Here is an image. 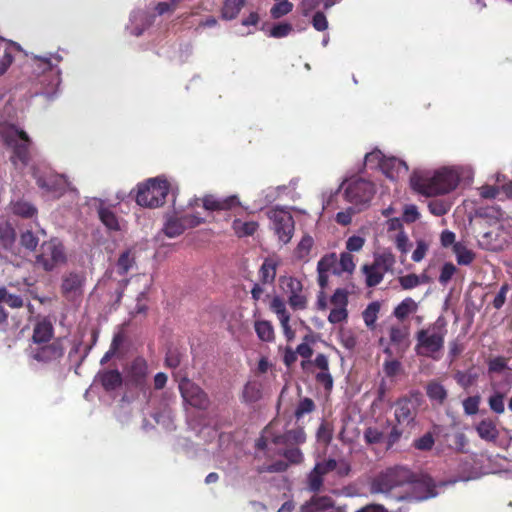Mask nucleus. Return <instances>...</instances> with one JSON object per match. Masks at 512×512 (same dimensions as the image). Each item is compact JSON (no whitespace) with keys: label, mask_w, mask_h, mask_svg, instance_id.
I'll return each instance as SVG.
<instances>
[{"label":"nucleus","mask_w":512,"mask_h":512,"mask_svg":"<svg viewBox=\"0 0 512 512\" xmlns=\"http://www.w3.org/2000/svg\"><path fill=\"white\" fill-rule=\"evenodd\" d=\"M413 190L424 196H436L451 192L457 187V175L450 167H443L434 172L414 171L410 177Z\"/></svg>","instance_id":"obj_1"},{"label":"nucleus","mask_w":512,"mask_h":512,"mask_svg":"<svg viewBox=\"0 0 512 512\" xmlns=\"http://www.w3.org/2000/svg\"><path fill=\"white\" fill-rule=\"evenodd\" d=\"M413 480V472L404 466L387 468L376 475L370 484L371 494H382L396 501L408 498L400 489L407 487Z\"/></svg>","instance_id":"obj_2"},{"label":"nucleus","mask_w":512,"mask_h":512,"mask_svg":"<svg viewBox=\"0 0 512 512\" xmlns=\"http://www.w3.org/2000/svg\"><path fill=\"white\" fill-rule=\"evenodd\" d=\"M446 334V323L439 317L432 325L416 333V354L433 360L440 359Z\"/></svg>","instance_id":"obj_3"},{"label":"nucleus","mask_w":512,"mask_h":512,"mask_svg":"<svg viewBox=\"0 0 512 512\" xmlns=\"http://www.w3.org/2000/svg\"><path fill=\"white\" fill-rule=\"evenodd\" d=\"M345 183H347L344 191L346 201L358 208V210L368 206L375 194V186L371 181L356 178L349 181H343L334 193L331 192L329 194L327 199L325 198V195H323V208L329 207L331 199L339 192L340 188Z\"/></svg>","instance_id":"obj_4"},{"label":"nucleus","mask_w":512,"mask_h":512,"mask_svg":"<svg viewBox=\"0 0 512 512\" xmlns=\"http://www.w3.org/2000/svg\"><path fill=\"white\" fill-rule=\"evenodd\" d=\"M0 133L5 143L13 149L12 162L26 166L30 159L31 140L28 134L15 125L3 126Z\"/></svg>","instance_id":"obj_5"},{"label":"nucleus","mask_w":512,"mask_h":512,"mask_svg":"<svg viewBox=\"0 0 512 512\" xmlns=\"http://www.w3.org/2000/svg\"><path fill=\"white\" fill-rule=\"evenodd\" d=\"M169 188V183L165 178H151L146 183L138 185L136 202L143 207H159L164 204Z\"/></svg>","instance_id":"obj_6"},{"label":"nucleus","mask_w":512,"mask_h":512,"mask_svg":"<svg viewBox=\"0 0 512 512\" xmlns=\"http://www.w3.org/2000/svg\"><path fill=\"white\" fill-rule=\"evenodd\" d=\"M270 228L281 245L288 244L294 234L295 222L291 213L284 208H273L268 211Z\"/></svg>","instance_id":"obj_7"},{"label":"nucleus","mask_w":512,"mask_h":512,"mask_svg":"<svg viewBox=\"0 0 512 512\" xmlns=\"http://www.w3.org/2000/svg\"><path fill=\"white\" fill-rule=\"evenodd\" d=\"M65 347L61 339H54L50 343L30 346L28 357L41 366L57 365L63 358Z\"/></svg>","instance_id":"obj_8"},{"label":"nucleus","mask_w":512,"mask_h":512,"mask_svg":"<svg viewBox=\"0 0 512 512\" xmlns=\"http://www.w3.org/2000/svg\"><path fill=\"white\" fill-rule=\"evenodd\" d=\"M66 262L65 249L61 241L51 239L41 246V253L36 257V265L45 271H52Z\"/></svg>","instance_id":"obj_9"},{"label":"nucleus","mask_w":512,"mask_h":512,"mask_svg":"<svg viewBox=\"0 0 512 512\" xmlns=\"http://www.w3.org/2000/svg\"><path fill=\"white\" fill-rule=\"evenodd\" d=\"M34 177L39 188L53 198L60 197L68 190L77 194L76 189L71 187V184L64 175L54 173L40 175L34 171Z\"/></svg>","instance_id":"obj_10"},{"label":"nucleus","mask_w":512,"mask_h":512,"mask_svg":"<svg viewBox=\"0 0 512 512\" xmlns=\"http://www.w3.org/2000/svg\"><path fill=\"white\" fill-rule=\"evenodd\" d=\"M32 66H37L45 74V79L42 84L46 86L45 90L41 93L48 100L54 99L56 95V88L61 83L60 70L54 67L49 58L34 57Z\"/></svg>","instance_id":"obj_11"},{"label":"nucleus","mask_w":512,"mask_h":512,"mask_svg":"<svg viewBox=\"0 0 512 512\" xmlns=\"http://www.w3.org/2000/svg\"><path fill=\"white\" fill-rule=\"evenodd\" d=\"M283 292L288 296V303L294 310L307 307V297L303 292L302 282L293 276H282L279 279Z\"/></svg>","instance_id":"obj_12"},{"label":"nucleus","mask_w":512,"mask_h":512,"mask_svg":"<svg viewBox=\"0 0 512 512\" xmlns=\"http://www.w3.org/2000/svg\"><path fill=\"white\" fill-rule=\"evenodd\" d=\"M407 487L411 491V497L418 501L427 500L438 495L435 482L427 474L416 475L413 473V480Z\"/></svg>","instance_id":"obj_13"},{"label":"nucleus","mask_w":512,"mask_h":512,"mask_svg":"<svg viewBox=\"0 0 512 512\" xmlns=\"http://www.w3.org/2000/svg\"><path fill=\"white\" fill-rule=\"evenodd\" d=\"M202 221V218L194 214H186L181 217L170 216L166 219L163 231L168 237L174 238L181 235L186 228L195 227Z\"/></svg>","instance_id":"obj_14"},{"label":"nucleus","mask_w":512,"mask_h":512,"mask_svg":"<svg viewBox=\"0 0 512 512\" xmlns=\"http://www.w3.org/2000/svg\"><path fill=\"white\" fill-rule=\"evenodd\" d=\"M179 390L184 401L191 406L205 409L208 405V399L204 391L191 382L189 379H182L179 383Z\"/></svg>","instance_id":"obj_15"},{"label":"nucleus","mask_w":512,"mask_h":512,"mask_svg":"<svg viewBox=\"0 0 512 512\" xmlns=\"http://www.w3.org/2000/svg\"><path fill=\"white\" fill-rule=\"evenodd\" d=\"M84 284L83 274L71 272L63 277L61 290L68 300H74L82 295Z\"/></svg>","instance_id":"obj_16"},{"label":"nucleus","mask_w":512,"mask_h":512,"mask_svg":"<svg viewBox=\"0 0 512 512\" xmlns=\"http://www.w3.org/2000/svg\"><path fill=\"white\" fill-rule=\"evenodd\" d=\"M300 510L301 512H334L343 508L335 506L333 499L329 496H313L301 505Z\"/></svg>","instance_id":"obj_17"},{"label":"nucleus","mask_w":512,"mask_h":512,"mask_svg":"<svg viewBox=\"0 0 512 512\" xmlns=\"http://www.w3.org/2000/svg\"><path fill=\"white\" fill-rule=\"evenodd\" d=\"M53 335L54 329L52 323L46 318L39 320L34 326L32 344L30 346L50 343L54 340Z\"/></svg>","instance_id":"obj_18"},{"label":"nucleus","mask_w":512,"mask_h":512,"mask_svg":"<svg viewBox=\"0 0 512 512\" xmlns=\"http://www.w3.org/2000/svg\"><path fill=\"white\" fill-rule=\"evenodd\" d=\"M382 172L393 181L404 176L408 172V165L405 161L396 157H387L382 164Z\"/></svg>","instance_id":"obj_19"},{"label":"nucleus","mask_w":512,"mask_h":512,"mask_svg":"<svg viewBox=\"0 0 512 512\" xmlns=\"http://www.w3.org/2000/svg\"><path fill=\"white\" fill-rule=\"evenodd\" d=\"M154 21V16L148 14L143 10L133 11L130 15V29L131 34L140 36L146 28H148Z\"/></svg>","instance_id":"obj_20"},{"label":"nucleus","mask_w":512,"mask_h":512,"mask_svg":"<svg viewBox=\"0 0 512 512\" xmlns=\"http://www.w3.org/2000/svg\"><path fill=\"white\" fill-rule=\"evenodd\" d=\"M240 202L236 195L227 197H215L213 195H207L203 198V206L206 210H227L233 206L239 205Z\"/></svg>","instance_id":"obj_21"},{"label":"nucleus","mask_w":512,"mask_h":512,"mask_svg":"<svg viewBox=\"0 0 512 512\" xmlns=\"http://www.w3.org/2000/svg\"><path fill=\"white\" fill-rule=\"evenodd\" d=\"M506 243L507 241L496 231L485 232L478 239V244L482 249L494 252L502 250Z\"/></svg>","instance_id":"obj_22"},{"label":"nucleus","mask_w":512,"mask_h":512,"mask_svg":"<svg viewBox=\"0 0 512 512\" xmlns=\"http://www.w3.org/2000/svg\"><path fill=\"white\" fill-rule=\"evenodd\" d=\"M414 405L411 400L402 399L397 402L395 418L399 424H409L415 416Z\"/></svg>","instance_id":"obj_23"},{"label":"nucleus","mask_w":512,"mask_h":512,"mask_svg":"<svg viewBox=\"0 0 512 512\" xmlns=\"http://www.w3.org/2000/svg\"><path fill=\"white\" fill-rule=\"evenodd\" d=\"M0 40L5 44L3 56L0 59V76H2L14 59V52H22L21 46L13 41L6 40L0 37Z\"/></svg>","instance_id":"obj_24"},{"label":"nucleus","mask_w":512,"mask_h":512,"mask_svg":"<svg viewBox=\"0 0 512 512\" xmlns=\"http://www.w3.org/2000/svg\"><path fill=\"white\" fill-rule=\"evenodd\" d=\"M280 261L277 258L268 257L266 258L259 270V275L262 283L272 284L276 277L277 267Z\"/></svg>","instance_id":"obj_25"},{"label":"nucleus","mask_w":512,"mask_h":512,"mask_svg":"<svg viewBox=\"0 0 512 512\" xmlns=\"http://www.w3.org/2000/svg\"><path fill=\"white\" fill-rule=\"evenodd\" d=\"M475 430L478 434V436L485 441L492 442L495 441L498 436L499 432L496 427V424L494 421L490 419H484L481 420L475 427Z\"/></svg>","instance_id":"obj_26"},{"label":"nucleus","mask_w":512,"mask_h":512,"mask_svg":"<svg viewBox=\"0 0 512 512\" xmlns=\"http://www.w3.org/2000/svg\"><path fill=\"white\" fill-rule=\"evenodd\" d=\"M97 378L107 391L115 390L122 384V376L118 370L99 372Z\"/></svg>","instance_id":"obj_27"},{"label":"nucleus","mask_w":512,"mask_h":512,"mask_svg":"<svg viewBox=\"0 0 512 512\" xmlns=\"http://www.w3.org/2000/svg\"><path fill=\"white\" fill-rule=\"evenodd\" d=\"M98 215H99L101 222L109 230H113V231L120 230V223H119L117 216L112 211V209L108 206H105L102 201L99 202Z\"/></svg>","instance_id":"obj_28"},{"label":"nucleus","mask_w":512,"mask_h":512,"mask_svg":"<svg viewBox=\"0 0 512 512\" xmlns=\"http://www.w3.org/2000/svg\"><path fill=\"white\" fill-rule=\"evenodd\" d=\"M9 207L14 215L23 218H31L37 213L36 207L25 200L11 201Z\"/></svg>","instance_id":"obj_29"},{"label":"nucleus","mask_w":512,"mask_h":512,"mask_svg":"<svg viewBox=\"0 0 512 512\" xmlns=\"http://www.w3.org/2000/svg\"><path fill=\"white\" fill-rule=\"evenodd\" d=\"M148 374V365L144 358H136L130 367V376L137 384H141Z\"/></svg>","instance_id":"obj_30"},{"label":"nucleus","mask_w":512,"mask_h":512,"mask_svg":"<svg viewBox=\"0 0 512 512\" xmlns=\"http://www.w3.org/2000/svg\"><path fill=\"white\" fill-rule=\"evenodd\" d=\"M245 3V0H225L221 10L222 18L225 20L235 19Z\"/></svg>","instance_id":"obj_31"},{"label":"nucleus","mask_w":512,"mask_h":512,"mask_svg":"<svg viewBox=\"0 0 512 512\" xmlns=\"http://www.w3.org/2000/svg\"><path fill=\"white\" fill-rule=\"evenodd\" d=\"M417 310L418 304L412 298L407 297L395 307L393 315L399 320H404Z\"/></svg>","instance_id":"obj_32"},{"label":"nucleus","mask_w":512,"mask_h":512,"mask_svg":"<svg viewBox=\"0 0 512 512\" xmlns=\"http://www.w3.org/2000/svg\"><path fill=\"white\" fill-rule=\"evenodd\" d=\"M453 252L459 265H470L475 259V253L461 242L454 244Z\"/></svg>","instance_id":"obj_33"},{"label":"nucleus","mask_w":512,"mask_h":512,"mask_svg":"<svg viewBox=\"0 0 512 512\" xmlns=\"http://www.w3.org/2000/svg\"><path fill=\"white\" fill-rule=\"evenodd\" d=\"M232 228L238 237H246L253 235L258 229V223L255 221H241L235 219L232 224Z\"/></svg>","instance_id":"obj_34"},{"label":"nucleus","mask_w":512,"mask_h":512,"mask_svg":"<svg viewBox=\"0 0 512 512\" xmlns=\"http://www.w3.org/2000/svg\"><path fill=\"white\" fill-rule=\"evenodd\" d=\"M306 440V434L302 428L287 431L281 437L275 438V443H295L301 444Z\"/></svg>","instance_id":"obj_35"},{"label":"nucleus","mask_w":512,"mask_h":512,"mask_svg":"<svg viewBox=\"0 0 512 512\" xmlns=\"http://www.w3.org/2000/svg\"><path fill=\"white\" fill-rule=\"evenodd\" d=\"M427 395L430 400L442 404L447 398V391L444 386L436 381L430 382L427 385Z\"/></svg>","instance_id":"obj_36"},{"label":"nucleus","mask_w":512,"mask_h":512,"mask_svg":"<svg viewBox=\"0 0 512 512\" xmlns=\"http://www.w3.org/2000/svg\"><path fill=\"white\" fill-rule=\"evenodd\" d=\"M254 328L260 340L270 342L274 339V329L269 321H256Z\"/></svg>","instance_id":"obj_37"},{"label":"nucleus","mask_w":512,"mask_h":512,"mask_svg":"<svg viewBox=\"0 0 512 512\" xmlns=\"http://www.w3.org/2000/svg\"><path fill=\"white\" fill-rule=\"evenodd\" d=\"M262 396L261 384L256 381H249L243 390V398L246 402L253 403Z\"/></svg>","instance_id":"obj_38"},{"label":"nucleus","mask_w":512,"mask_h":512,"mask_svg":"<svg viewBox=\"0 0 512 512\" xmlns=\"http://www.w3.org/2000/svg\"><path fill=\"white\" fill-rule=\"evenodd\" d=\"M271 310L276 314L279 322L290 321V314L286 309V304L278 296H275L270 304Z\"/></svg>","instance_id":"obj_39"},{"label":"nucleus","mask_w":512,"mask_h":512,"mask_svg":"<svg viewBox=\"0 0 512 512\" xmlns=\"http://www.w3.org/2000/svg\"><path fill=\"white\" fill-rule=\"evenodd\" d=\"M313 243L314 241L311 236H303L294 251L295 257L299 260H305L312 249Z\"/></svg>","instance_id":"obj_40"},{"label":"nucleus","mask_w":512,"mask_h":512,"mask_svg":"<svg viewBox=\"0 0 512 512\" xmlns=\"http://www.w3.org/2000/svg\"><path fill=\"white\" fill-rule=\"evenodd\" d=\"M408 330L399 326H391L389 330V338L392 344L397 346H406Z\"/></svg>","instance_id":"obj_41"},{"label":"nucleus","mask_w":512,"mask_h":512,"mask_svg":"<svg viewBox=\"0 0 512 512\" xmlns=\"http://www.w3.org/2000/svg\"><path fill=\"white\" fill-rule=\"evenodd\" d=\"M135 259L131 255L130 250H126L121 253L118 261H117V271L120 275L126 274L134 265Z\"/></svg>","instance_id":"obj_42"},{"label":"nucleus","mask_w":512,"mask_h":512,"mask_svg":"<svg viewBox=\"0 0 512 512\" xmlns=\"http://www.w3.org/2000/svg\"><path fill=\"white\" fill-rule=\"evenodd\" d=\"M363 271L366 277V284L369 287L378 285L383 279V274L377 266H364Z\"/></svg>","instance_id":"obj_43"},{"label":"nucleus","mask_w":512,"mask_h":512,"mask_svg":"<svg viewBox=\"0 0 512 512\" xmlns=\"http://www.w3.org/2000/svg\"><path fill=\"white\" fill-rule=\"evenodd\" d=\"M330 303L333 308L347 309L348 306V291L344 288L335 290L330 298Z\"/></svg>","instance_id":"obj_44"},{"label":"nucleus","mask_w":512,"mask_h":512,"mask_svg":"<svg viewBox=\"0 0 512 512\" xmlns=\"http://www.w3.org/2000/svg\"><path fill=\"white\" fill-rule=\"evenodd\" d=\"M386 158L387 156H385L382 151L375 149L365 155V165L370 168H380L382 170V164Z\"/></svg>","instance_id":"obj_45"},{"label":"nucleus","mask_w":512,"mask_h":512,"mask_svg":"<svg viewBox=\"0 0 512 512\" xmlns=\"http://www.w3.org/2000/svg\"><path fill=\"white\" fill-rule=\"evenodd\" d=\"M450 168L451 172L457 175V185L460 182L470 183L473 180L474 172L471 166H454Z\"/></svg>","instance_id":"obj_46"},{"label":"nucleus","mask_w":512,"mask_h":512,"mask_svg":"<svg viewBox=\"0 0 512 512\" xmlns=\"http://www.w3.org/2000/svg\"><path fill=\"white\" fill-rule=\"evenodd\" d=\"M428 209L431 214L439 217L448 213L451 209V204L444 200H431L428 204Z\"/></svg>","instance_id":"obj_47"},{"label":"nucleus","mask_w":512,"mask_h":512,"mask_svg":"<svg viewBox=\"0 0 512 512\" xmlns=\"http://www.w3.org/2000/svg\"><path fill=\"white\" fill-rule=\"evenodd\" d=\"M293 9V4L289 1H277L275 5L270 10L271 17L273 19H279L288 13H290Z\"/></svg>","instance_id":"obj_48"},{"label":"nucleus","mask_w":512,"mask_h":512,"mask_svg":"<svg viewBox=\"0 0 512 512\" xmlns=\"http://www.w3.org/2000/svg\"><path fill=\"white\" fill-rule=\"evenodd\" d=\"M379 310H380V305L377 302L370 303L364 310L363 319H364L365 324L368 327L374 326V324L377 320V317H378Z\"/></svg>","instance_id":"obj_49"},{"label":"nucleus","mask_w":512,"mask_h":512,"mask_svg":"<svg viewBox=\"0 0 512 512\" xmlns=\"http://www.w3.org/2000/svg\"><path fill=\"white\" fill-rule=\"evenodd\" d=\"M153 418L157 424L162 425L167 430L174 428L173 416L170 409H164L159 413H155Z\"/></svg>","instance_id":"obj_50"},{"label":"nucleus","mask_w":512,"mask_h":512,"mask_svg":"<svg viewBox=\"0 0 512 512\" xmlns=\"http://www.w3.org/2000/svg\"><path fill=\"white\" fill-rule=\"evenodd\" d=\"M315 409L314 401L310 398H303L299 401L294 415L297 419H301L304 415L311 413Z\"/></svg>","instance_id":"obj_51"},{"label":"nucleus","mask_w":512,"mask_h":512,"mask_svg":"<svg viewBox=\"0 0 512 512\" xmlns=\"http://www.w3.org/2000/svg\"><path fill=\"white\" fill-rule=\"evenodd\" d=\"M489 408L496 414L505 412L504 395L496 392L488 398Z\"/></svg>","instance_id":"obj_52"},{"label":"nucleus","mask_w":512,"mask_h":512,"mask_svg":"<svg viewBox=\"0 0 512 512\" xmlns=\"http://www.w3.org/2000/svg\"><path fill=\"white\" fill-rule=\"evenodd\" d=\"M323 486V477L315 469L307 475V489L311 492H318Z\"/></svg>","instance_id":"obj_53"},{"label":"nucleus","mask_w":512,"mask_h":512,"mask_svg":"<svg viewBox=\"0 0 512 512\" xmlns=\"http://www.w3.org/2000/svg\"><path fill=\"white\" fill-rule=\"evenodd\" d=\"M15 239V231L12 226L0 217V242L11 243Z\"/></svg>","instance_id":"obj_54"},{"label":"nucleus","mask_w":512,"mask_h":512,"mask_svg":"<svg viewBox=\"0 0 512 512\" xmlns=\"http://www.w3.org/2000/svg\"><path fill=\"white\" fill-rule=\"evenodd\" d=\"M293 30V27L289 23H278L275 24L269 32V36L273 38H283L288 36L291 31Z\"/></svg>","instance_id":"obj_55"},{"label":"nucleus","mask_w":512,"mask_h":512,"mask_svg":"<svg viewBox=\"0 0 512 512\" xmlns=\"http://www.w3.org/2000/svg\"><path fill=\"white\" fill-rule=\"evenodd\" d=\"M338 466V462L335 459H328L317 462L313 469H315L324 478L326 474L335 470Z\"/></svg>","instance_id":"obj_56"},{"label":"nucleus","mask_w":512,"mask_h":512,"mask_svg":"<svg viewBox=\"0 0 512 512\" xmlns=\"http://www.w3.org/2000/svg\"><path fill=\"white\" fill-rule=\"evenodd\" d=\"M338 466V462L335 459H328L317 462L313 469H315L324 478L326 474L335 470Z\"/></svg>","instance_id":"obj_57"},{"label":"nucleus","mask_w":512,"mask_h":512,"mask_svg":"<svg viewBox=\"0 0 512 512\" xmlns=\"http://www.w3.org/2000/svg\"><path fill=\"white\" fill-rule=\"evenodd\" d=\"M20 243L26 249L33 251L38 246L39 239L33 234V232L27 230L21 234Z\"/></svg>","instance_id":"obj_58"},{"label":"nucleus","mask_w":512,"mask_h":512,"mask_svg":"<svg viewBox=\"0 0 512 512\" xmlns=\"http://www.w3.org/2000/svg\"><path fill=\"white\" fill-rule=\"evenodd\" d=\"M434 445V438L431 433H426L414 441V447L418 450L428 451Z\"/></svg>","instance_id":"obj_59"},{"label":"nucleus","mask_w":512,"mask_h":512,"mask_svg":"<svg viewBox=\"0 0 512 512\" xmlns=\"http://www.w3.org/2000/svg\"><path fill=\"white\" fill-rule=\"evenodd\" d=\"M509 290L510 286L506 283L500 287L492 302V305L495 309L499 310L504 306Z\"/></svg>","instance_id":"obj_60"},{"label":"nucleus","mask_w":512,"mask_h":512,"mask_svg":"<svg viewBox=\"0 0 512 512\" xmlns=\"http://www.w3.org/2000/svg\"><path fill=\"white\" fill-rule=\"evenodd\" d=\"M480 397L471 396L463 401V409L467 415H474L479 410Z\"/></svg>","instance_id":"obj_61"},{"label":"nucleus","mask_w":512,"mask_h":512,"mask_svg":"<svg viewBox=\"0 0 512 512\" xmlns=\"http://www.w3.org/2000/svg\"><path fill=\"white\" fill-rule=\"evenodd\" d=\"M456 272V267L453 263L447 262L442 266L441 273L439 276V282L446 285Z\"/></svg>","instance_id":"obj_62"},{"label":"nucleus","mask_w":512,"mask_h":512,"mask_svg":"<svg viewBox=\"0 0 512 512\" xmlns=\"http://www.w3.org/2000/svg\"><path fill=\"white\" fill-rule=\"evenodd\" d=\"M339 266L341 271L352 273L355 269L353 256L348 252L342 253L339 260Z\"/></svg>","instance_id":"obj_63"},{"label":"nucleus","mask_w":512,"mask_h":512,"mask_svg":"<svg viewBox=\"0 0 512 512\" xmlns=\"http://www.w3.org/2000/svg\"><path fill=\"white\" fill-rule=\"evenodd\" d=\"M348 318L347 309L332 308L328 316V321L331 324H338L346 321Z\"/></svg>","instance_id":"obj_64"}]
</instances>
